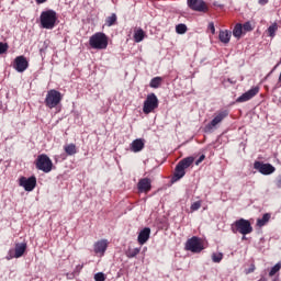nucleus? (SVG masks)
<instances>
[{
	"label": "nucleus",
	"mask_w": 281,
	"mask_h": 281,
	"mask_svg": "<svg viewBox=\"0 0 281 281\" xmlns=\"http://www.w3.org/2000/svg\"><path fill=\"white\" fill-rule=\"evenodd\" d=\"M40 21H41V26L44 30H54V27H56V21H58L56 11L54 10L43 11L40 15Z\"/></svg>",
	"instance_id": "f257e3e1"
},
{
	"label": "nucleus",
	"mask_w": 281,
	"mask_h": 281,
	"mask_svg": "<svg viewBox=\"0 0 281 281\" xmlns=\"http://www.w3.org/2000/svg\"><path fill=\"white\" fill-rule=\"evenodd\" d=\"M89 45L92 49H106L109 47V37L103 32L94 33L89 38Z\"/></svg>",
	"instance_id": "f03ea898"
},
{
	"label": "nucleus",
	"mask_w": 281,
	"mask_h": 281,
	"mask_svg": "<svg viewBox=\"0 0 281 281\" xmlns=\"http://www.w3.org/2000/svg\"><path fill=\"white\" fill-rule=\"evenodd\" d=\"M192 164H194V157L192 156L180 160L175 169L173 181H179V179H183V177H186V168H190Z\"/></svg>",
	"instance_id": "7ed1b4c3"
},
{
	"label": "nucleus",
	"mask_w": 281,
	"mask_h": 281,
	"mask_svg": "<svg viewBox=\"0 0 281 281\" xmlns=\"http://www.w3.org/2000/svg\"><path fill=\"white\" fill-rule=\"evenodd\" d=\"M233 234H243V236H247V234H251L254 232V227H251V222L245 218H240L234 222L232 225Z\"/></svg>",
	"instance_id": "20e7f679"
},
{
	"label": "nucleus",
	"mask_w": 281,
	"mask_h": 281,
	"mask_svg": "<svg viewBox=\"0 0 281 281\" xmlns=\"http://www.w3.org/2000/svg\"><path fill=\"white\" fill-rule=\"evenodd\" d=\"M60 102H63V94L56 89L49 90L44 101L45 106H47L48 109H56V106L59 105Z\"/></svg>",
	"instance_id": "39448f33"
},
{
	"label": "nucleus",
	"mask_w": 281,
	"mask_h": 281,
	"mask_svg": "<svg viewBox=\"0 0 281 281\" xmlns=\"http://www.w3.org/2000/svg\"><path fill=\"white\" fill-rule=\"evenodd\" d=\"M229 115V112L227 110L220 111L213 120L204 126V133H214L216 128H218V124L225 120Z\"/></svg>",
	"instance_id": "423d86ee"
},
{
	"label": "nucleus",
	"mask_w": 281,
	"mask_h": 281,
	"mask_svg": "<svg viewBox=\"0 0 281 281\" xmlns=\"http://www.w3.org/2000/svg\"><path fill=\"white\" fill-rule=\"evenodd\" d=\"M35 166L37 170H42V172H52V168H54V162H52V159L49 156L42 154L37 156Z\"/></svg>",
	"instance_id": "0eeeda50"
},
{
	"label": "nucleus",
	"mask_w": 281,
	"mask_h": 281,
	"mask_svg": "<svg viewBox=\"0 0 281 281\" xmlns=\"http://www.w3.org/2000/svg\"><path fill=\"white\" fill-rule=\"evenodd\" d=\"M159 108V99L157 98V94L155 93H149L144 101L143 105V113L148 115V113H153L155 109Z\"/></svg>",
	"instance_id": "6e6552de"
},
{
	"label": "nucleus",
	"mask_w": 281,
	"mask_h": 281,
	"mask_svg": "<svg viewBox=\"0 0 281 281\" xmlns=\"http://www.w3.org/2000/svg\"><path fill=\"white\" fill-rule=\"evenodd\" d=\"M187 251H192V254H201L203 249V244L201 243V238L193 236L186 243Z\"/></svg>",
	"instance_id": "1a4fd4ad"
},
{
	"label": "nucleus",
	"mask_w": 281,
	"mask_h": 281,
	"mask_svg": "<svg viewBox=\"0 0 281 281\" xmlns=\"http://www.w3.org/2000/svg\"><path fill=\"white\" fill-rule=\"evenodd\" d=\"M254 169L258 170L260 175H265V176L273 175V172H276V167H273V165L269 162L265 164L258 160L254 162Z\"/></svg>",
	"instance_id": "9d476101"
},
{
	"label": "nucleus",
	"mask_w": 281,
	"mask_h": 281,
	"mask_svg": "<svg viewBox=\"0 0 281 281\" xmlns=\"http://www.w3.org/2000/svg\"><path fill=\"white\" fill-rule=\"evenodd\" d=\"M19 186L24 188L25 192H32L36 188V177L32 176L30 178L21 177L19 179Z\"/></svg>",
	"instance_id": "9b49d317"
},
{
	"label": "nucleus",
	"mask_w": 281,
	"mask_h": 281,
	"mask_svg": "<svg viewBox=\"0 0 281 281\" xmlns=\"http://www.w3.org/2000/svg\"><path fill=\"white\" fill-rule=\"evenodd\" d=\"M260 93V87L256 86L251 88L250 90L243 93L240 97L236 99V102L243 103V102H249L252 98H256Z\"/></svg>",
	"instance_id": "f8f14e48"
},
{
	"label": "nucleus",
	"mask_w": 281,
	"mask_h": 281,
	"mask_svg": "<svg viewBox=\"0 0 281 281\" xmlns=\"http://www.w3.org/2000/svg\"><path fill=\"white\" fill-rule=\"evenodd\" d=\"M27 67H30V63L24 56L15 57L13 63V68L15 69V71H18L19 74H23V71H25Z\"/></svg>",
	"instance_id": "ddd939ff"
},
{
	"label": "nucleus",
	"mask_w": 281,
	"mask_h": 281,
	"mask_svg": "<svg viewBox=\"0 0 281 281\" xmlns=\"http://www.w3.org/2000/svg\"><path fill=\"white\" fill-rule=\"evenodd\" d=\"M187 5L194 12H205L207 10V5L203 0H187Z\"/></svg>",
	"instance_id": "4468645a"
},
{
	"label": "nucleus",
	"mask_w": 281,
	"mask_h": 281,
	"mask_svg": "<svg viewBox=\"0 0 281 281\" xmlns=\"http://www.w3.org/2000/svg\"><path fill=\"white\" fill-rule=\"evenodd\" d=\"M108 247H109V240L101 239L94 244V254H100L101 256H104Z\"/></svg>",
	"instance_id": "2eb2a0df"
},
{
	"label": "nucleus",
	"mask_w": 281,
	"mask_h": 281,
	"mask_svg": "<svg viewBox=\"0 0 281 281\" xmlns=\"http://www.w3.org/2000/svg\"><path fill=\"white\" fill-rule=\"evenodd\" d=\"M150 238V227H145L138 233L137 240L140 245H146Z\"/></svg>",
	"instance_id": "dca6fc26"
},
{
	"label": "nucleus",
	"mask_w": 281,
	"mask_h": 281,
	"mask_svg": "<svg viewBox=\"0 0 281 281\" xmlns=\"http://www.w3.org/2000/svg\"><path fill=\"white\" fill-rule=\"evenodd\" d=\"M150 188H153L150 179L143 178L138 181L137 189L139 192H150Z\"/></svg>",
	"instance_id": "f3484780"
},
{
	"label": "nucleus",
	"mask_w": 281,
	"mask_h": 281,
	"mask_svg": "<svg viewBox=\"0 0 281 281\" xmlns=\"http://www.w3.org/2000/svg\"><path fill=\"white\" fill-rule=\"evenodd\" d=\"M144 146H145L144 139L136 138L131 144V150L132 153H142V150H144Z\"/></svg>",
	"instance_id": "a211bd4d"
},
{
	"label": "nucleus",
	"mask_w": 281,
	"mask_h": 281,
	"mask_svg": "<svg viewBox=\"0 0 281 281\" xmlns=\"http://www.w3.org/2000/svg\"><path fill=\"white\" fill-rule=\"evenodd\" d=\"M15 257L22 258V256L25 254L27 249V244L26 243H18L15 244Z\"/></svg>",
	"instance_id": "6ab92c4d"
},
{
	"label": "nucleus",
	"mask_w": 281,
	"mask_h": 281,
	"mask_svg": "<svg viewBox=\"0 0 281 281\" xmlns=\"http://www.w3.org/2000/svg\"><path fill=\"white\" fill-rule=\"evenodd\" d=\"M218 38L221 43H224V45H227V43L232 41V32L228 30L220 31Z\"/></svg>",
	"instance_id": "aec40b11"
},
{
	"label": "nucleus",
	"mask_w": 281,
	"mask_h": 281,
	"mask_svg": "<svg viewBox=\"0 0 281 281\" xmlns=\"http://www.w3.org/2000/svg\"><path fill=\"white\" fill-rule=\"evenodd\" d=\"M64 150L66 155H68L69 157H72V155H76L78 153V147H76V144L70 143L64 146Z\"/></svg>",
	"instance_id": "412c9836"
},
{
	"label": "nucleus",
	"mask_w": 281,
	"mask_h": 281,
	"mask_svg": "<svg viewBox=\"0 0 281 281\" xmlns=\"http://www.w3.org/2000/svg\"><path fill=\"white\" fill-rule=\"evenodd\" d=\"M145 36H146V33L144 32V30L138 29L134 33V41H135V43H142V41H144Z\"/></svg>",
	"instance_id": "4be33fe9"
},
{
	"label": "nucleus",
	"mask_w": 281,
	"mask_h": 281,
	"mask_svg": "<svg viewBox=\"0 0 281 281\" xmlns=\"http://www.w3.org/2000/svg\"><path fill=\"white\" fill-rule=\"evenodd\" d=\"M270 220H271V214L265 213L262 218L257 220L258 227H265V225H267V223H269Z\"/></svg>",
	"instance_id": "5701e85b"
},
{
	"label": "nucleus",
	"mask_w": 281,
	"mask_h": 281,
	"mask_svg": "<svg viewBox=\"0 0 281 281\" xmlns=\"http://www.w3.org/2000/svg\"><path fill=\"white\" fill-rule=\"evenodd\" d=\"M233 36H234L235 38H240V36H243V24L237 23V24L234 26Z\"/></svg>",
	"instance_id": "b1692460"
},
{
	"label": "nucleus",
	"mask_w": 281,
	"mask_h": 281,
	"mask_svg": "<svg viewBox=\"0 0 281 281\" xmlns=\"http://www.w3.org/2000/svg\"><path fill=\"white\" fill-rule=\"evenodd\" d=\"M161 81H162L161 77H155L150 80L149 87L151 89H159V87H161Z\"/></svg>",
	"instance_id": "393cba45"
},
{
	"label": "nucleus",
	"mask_w": 281,
	"mask_h": 281,
	"mask_svg": "<svg viewBox=\"0 0 281 281\" xmlns=\"http://www.w3.org/2000/svg\"><path fill=\"white\" fill-rule=\"evenodd\" d=\"M114 23H117V14L112 13L110 16L105 19V25L108 27H112Z\"/></svg>",
	"instance_id": "a878e982"
},
{
	"label": "nucleus",
	"mask_w": 281,
	"mask_h": 281,
	"mask_svg": "<svg viewBox=\"0 0 281 281\" xmlns=\"http://www.w3.org/2000/svg\"><path fill=\"white\" fill-rule=\"evenodd\" d=\"M277 32H278V23H273L268 27V34L270 38H274Z\"/></svg>",
	"instance_id": "bb28decb"
},
{
	"label": "nucleus",
	"mask_w": 281,
	"mask_h": 281,
	"mask_svg": "<svg viewBox=\"0 0 281 281\" xmlns=\"http://www.w3.org/2000/svg\"><path fill=\"white\" fill-rule=\"evenodd\" d=\"M139 251H142L140 248L128 249L126 251V256H127V258H135L137 255H139Z\"/></svg>",
	"instance_id": "cd10ccee"
},
{
	"label": "nucleus",
	"mask_w": 281,
	"mask_h": 281,
	"mask_svg": "<svg viewBox=\"0 0 281 281\" xmlns=\"http://www.w3.org/2000/svg\"><path fill=\"white\" fill-rule=\"evenodd\" d=\"M177 34H186L188 32V26L186 24H178L176 26Z\"/></svg>",
	"instance_id": "c85d7f7f"
},
{
	"label": "nucleus",
	"mask_w": 281,
	"mask_h": 281,
	"mask_svg": "<svg viewBox=\"0 0 281 281\" xmlns=\"http://www.w3.org/2000/svg\"><path fill=\"white\" fill-rule=\"evenodd\" d=\"M14 258H19V257H16L15 248H11V249H9V251H8L7 256H5V260H12Z\"/></svg>",
	"instance_id": "c756f323"
},
{
	"label": "nucleus",
	"mask_w": 281,
	"mask_h": 281,
	"mask_svg": "<svg viewBox=\"0 0 281 281\" xmlns=\"http://www.w3.org/2000/svg\"><path fill=\"white\" fill-rule=\"evenodd\" d=\"M221 260H223V252H213L212 254V261L213 262H221Z\"/></svg>",
	"instance_id": "7c9ffc66"
},
{
	"label": "nucleus",
	"mask_w": 281,
	"mask_h": 281,
	"mask_svg": "<svg viewBox=\"0 0 281 281\" xmlns=\"http://www.w3.org/2000/svg\"><path fill=\"white\" fill-rule=\"evenodd\" d=\"M281 269V263L278 262L276 266H273L269 272L270 278H273V276H276L278 273V271H280Z\"/></svg>",
	"instance_id": "2f4dec72"
},
{
	"label": "nucleus",
	"mask_w": 281,
	"mask_h": 281,
	"mask_svg": "<svg viewBox=\"0 0 281 281\" xmlns=\"http://www.w3.org/2000/svg\"><path fill=\"white\" fill-rule=\"evenodd\" d=\"M94 280L95 281H105L106 277L104 276V272H98L94 274Z\"/></svg>",
	"instance_id": "473e14b6"
},
{
	"label": "nucleus",
	"mask_w": 281,
	"mask_h": 281,
	"mask_svg": "<svg viewBox=\"0 0 281 281\" xmlns=\"http://www.w3.org/2000/svg\"><path fill=\"white\" fill-rule=\"evenodd\" d=\"M198 210H201V201H196L193 204H191L192 212H196Z\"/></svg>",
	"instance_id": "72a5a7b5"
},
{
	"label": "nucleus",
	"mask_w": 281,
	"mask_h": 281,
	"mask_svg": "<svg viewBox=\"0 0 281 281\" xmlns=\"http://www.w3.org/2000/svg\"><path fill=\"white\" fill-rule=\"evenodd\" d=\"M8 43L0 42V55L5 54L8 52Z\"/></svg>",
	"instance_id": "f704fd0d"
},
{
	"label": "nucleus",
	"mask_w": 281,
	"mask_h": 281,
	"mask_svg": "<svg viewBox=\"0 0 281 281\" xmlns=\"http://www.w3.org/2000/svg\"><path fill=\"white\" fill-rule=\"evenodd\" d=\"M243 30H245V32H251V30H254V27H251V22H246L244 23V25H241Z\"/></svg>",
	"instance_id": "c9c22d12"
},
{
	"label": "nucleus",
	"mask_w": 281,
	"mask_h": 281,
	"mask_svg": "<svg viewBox=\"0 0 281 281\" xmlns=\"http://www.w3.org/2000/svg\"><path fill=\"white\" fill-rule=\"evenodd\" d=\"M209 30H211L212 34H215V33H216V27H214V23H213V22H211V23L209 24Z\"/></svg>",
	"instance_id": "e433bc0d"
},
{
	"label": "nucleus",
	"mask_w": 281,
	"mask_h": 281,
	"mask_svg": "<svg viewBox=\"0 0 281 281\" xmlns=\"http://www.w3.org/2000/svg\"><path fill=\"white\" fill-rule=\"evenodd\" d=\"M276 187L281 189V175L278 176L277 180H276Z\"/></svg>",
	"instance_id": "4c0bfd02"
},
{
	"label": "nucleus",
	"mask_w": 281,
	"mask_h": 281,
	"mask_svg": "<svg viewBox=\"0 0 281 281\" xmlns=\"http://www.w3.org/2000/svg\"><path fill=\"white\" fill-rule=\"evenodd\" d=\"M254 271H256V266L255 265H251L250 268L248 270H246V273L249 274V273H254Z\"/></svg>",
	"instance_id": "58836bf2"
},
{
	"label": "nucleus",
	"mask_w": 281,
	"mask_h": 281,
	"mask_svg": "<svg viewBox=\"0 0 281 281\" xmlns=\"http://www.w3.org/2000/svg\"><path fill=\"white\" fill-rule=\"evenodd\" d=\"M82 265L76 266L75 273H80V271H82Z\"/></svg>",
	"instance_id": "ea45409f"
},
{
	"label": "nucleus",
	"mask_w": 281,
	"mask_h": 281,
	"mask_svg": "<svg viewBox=\"0 0 281 281\" xmlns=\"http://www.w3.org/2000/svg\"><path fill=\"white\" fill-rule=\"evenodd\" d=\"M258 3L260 5H267L269 3V0H258Z\"/></svg>",
	"instance_id": "a19ab883"
},
{
	"label": "nucleus",
	"mask_w": 281,
	"mask_h": 281,
	"mask_svg": "<svg viewBox=\"0 0 281 281\" xmlns=\"http://www.w3.org/2000/svg\"><path fill=\"white\" fill-rule=\"evenodd\" d=\"M203 159H205V155H201L200 158L196 160V166H199V164H201V161H203Z\"/></svg>",
	"instance_id": "79ce46f5"
},
{
	"label": "nucleus",
	"mask_w": 281,
	"mask_h": 281,
	"mask_svg": "<svg viewBox=\"0 0 281 281\" xmlns=\"http://www.w3.org/2000/svg\"><path fill=\"white\" fill-rule=\"evenodd\" d=\"M35 1H36V3H37L38 5H41L42 3H46L47 0H35Z\"/></svg>",
	"instance_id": "37998d69"
},
{
	"label": "nucleus",
	"mask_w": 281,
	"mask_h": 281,
	"mask_svg": "<svg viewBox=\"0 0 281 281\" xmlns=\"http://www.w3.org/2000/svg\"><path fill=\"white\" fill-rule=\"evenodd\" d=\"M67 279H68V280H74V273H70V274L67 273Z\"/></svg>",
	"instance_id": "c03bdc74"
},
{
	"label": "nucleus",
	"mask_w": 281,
	"mask_h": 281,
	"mask_svg": "<svg viewBox=\"0 0 281 281\" xmlns=\"http://www.w3.org/2000/svg\"><path fill=\"white\" fill-rule=\"evenodd\" d=\"M241 239H243V240H246V239H247V237L244 235Z\"/></svg>",
	"instance_id": "a18cd8bd"
}]
</instances>
